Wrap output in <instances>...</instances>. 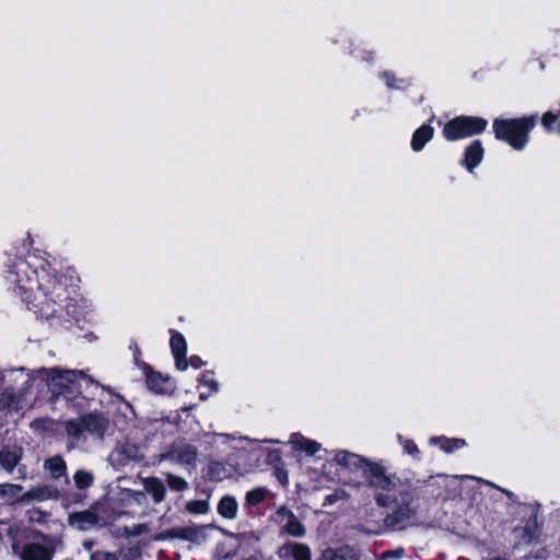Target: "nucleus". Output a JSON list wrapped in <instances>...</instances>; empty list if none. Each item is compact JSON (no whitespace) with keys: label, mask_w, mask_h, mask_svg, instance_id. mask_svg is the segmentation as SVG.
<instances>
[{"label":"nucleus","mask_w":560,"mask_h":560,"mask_svg":"<svg viewBox=\"0 0 560 560\" xmlns=\"http://www.w3.org/2000/svg\"><path fill=\"white\" fill-rule=\"evenodd\" d=\"M534 125V117L495 119L493 129L498 139L506 141L515 150H522L528 141V133Z\"/></svg>","instance_id":"1"},{"label":"nucleus","mask_w":560,"mask_h":560,"mask_svg":"<svg viewBox=\"0 0 560 560\" xmlns=\"http://www.w3.org/2000/svg\"><path fill=\"white\" fill-rule=\"evenodd\" d=\"M375 501L382 508L389 506L393 502L396 503L394 512L384 520L385 525L393 529L401 527L416 513L412 508L415 497L410 491H401L394 498L386 493H378Z\"/></svg>","instance_id":"2"},{"label":"nucleus","mask_w":560,"mask_h":560,"mask_svg":"<svg viewBox=\"0 0 560 560\" xmlns=\"http://www.w3.org/2000/svg\"><path fill=\"white\" fill-rule=\"evenodd\" d=\"M108 428V420L102 413H88L65 423L67 434L73 439H81L84 433L102 438Z\"/></svg>","instance_id":"3"},{"label":"nucleus","mask_w":560,"mask_h":560,"mask_svg":"<svg viewBox=\"0 0 560 560\" xmlns=\"http://www.w3.org/2000/svg\"><path fill=\"white\" fill-rule=\"evenodd\" d=\"M487 124V120L480 117L460 116L445 124L443 135L447 140L456 141L481 133Z\"/></svg>","instance_id":"4"},{"label":"nucleus","mask_w":560,"mask_h":560,"mask_svg":"<svg viewBox=\"0 0 560 560\" xmlns=\"http://www.w3.org/2000/svg\"><path fill=\"white\" fill-rule=\"evenodd\" d=\"M12 381H24V386L21 388L9 387L0 397V407L9 410H21L25 407V395L32 386L30 374L25 373L23 369L11 373Z\"/></svg>","instance_id":"5"},{"label":"nucleus","mask_w":560,"mask_h":560,"mask_svg":"<svg viewBox=\"0 0 560 560\" xmlns=\"http://www.w3.org/2000/svg\"><path fill=\"white\" fill-rule=\"evenodd\" d=\"M62 547L60 538L44 537L40 542L25 545L21 552V560H52L55 552Z\"/></svg>","instance_id":"6"},{"label":"nucleus","mask_w":560,"mask_h":560,"mask_svg":"<svg viewBox=\"0 0 560 560\" xmlns=\"http://www.w3.org/2000/svg\"><path fill=\"white\" fill-rule=\"evenodd\" d=\"M362 475L372 488L384 491L396 489L395 476L388 475L386 468L381 463L368 460V463L364 464Z\"/></svg>","instance_id":"7"},{"label":"nucleus","mask_w":560,"mask_h":560,"mask_svg":"<svg viewBox=\"0 0 560 560\" xmlns=\"http://www.w3.org/2000/svg\"><path fill=\"white\" fill-rule=\"evenodd\" d=\"M198 456L197 447L185 442H174L160 455V460H170L182 466L195 467Z\"/></svg>","instance_id":"8"},{"label":"nucleus","mask_w":560,"mask_h":560,"mask_svg":"<svg viewBox=\"0 0 560 560\" xmlns=\"http://www.w3.org/2000/svg\"><path fill=\"white\" fill-rule=\"evenodd\" d=\"M102 506L103 502L96 501L88 510L69 514V526L80 532H86L94 528L101 521L100 514L102 512Z\"/></svg>","instance_id":"9"},{"label":"nucleus","mask_w":560,"mask_h":560,"mask_svg":"<svg viewBox=\"0 0 560 560\" xmlns=\"http://www.w3.org/2000/svg\"><path fill=\"white\" fill-rule=\"evenodd\" d=\"M203 526L188 525L174 527L154 536V540L182 539L194 544H202L207 540Z\"/></svg>","instance_id":"10"},{"label":"nucleus","mask_w":560,"mask_h":560,"mask_svg":"<svg viewBox=\"0 0 560 560\" xmlns=\"http://www.w3.org/2000/svg\"><path fill=\"white\" fill-rule=\"evenodd\" d=\"M37 374L47 376L48 386L51 388L52 392H60L62 389H66L70 384H73L78 378L84 377L83 372L77 370L60 371L57 369H42L37 371Z\"/></svg>","instance_id":"11"},{"label":"nucleus","mask_w":560,"mask_h":560,"mask_svg":"<svg viewBox=\"0 0 560 560\" xmlns=\"http://www.w3.org/2000/svg\"><path fill=\"white\" fill-rule=\"evenodd\" d=\"M277 516L279 518V523L281 524V529L288 535L296 538H302L306 535L305 526L285 505L278 508Z\"/></svg>","instance_id":"12"},{"label":"nucleus","mask_w":560,"mask_h":560,"mask_svg":"<svg viewBox=\"0 0 560 560\" xmlns=\"http://www.w3.org/2000/svg\"><path fill=\"white\" fill-rule=\"evenodd\" d=\"M144 458L140 447L133 443L124 442L117 444L110 454V459L118 466H126L130 462H140Z\"/></svg>","instance_id":"13"},{"label":"nucleus","mask_w":560,"mask_h":560,"mask_svg":"<svg viewBox=\"0 0 560 560\" xmlns=\"http://www.w3.org/2000/svg\"><path fill=\"white\" fill-rule=\"evenodd\" d=\"M278 556L284 560H312L310 547L300 542L284 544L279 548Z\"/></svg>","instance_id":"14"},{"label":"nucleus","mask_w":560,"mask_h":560,"mask_svg":"<svg viewBox=\"0 0 560 560\" xmlns=\"http://www.w3.org/2000/svg\"><path fill=\"white\" fill-rule=\"evenodd\" d=\"M23 456V448L18 445H5L0 450V465L7 472H12Z\"/></svg>","instance_id":"15"},{"label":"nucleus","mask_w":560,"mask_h":560,"mask_svg":"<svg viewBox=\"0 0 560 560\" xmlns=\"http://www.w3.org/2000/svg\"><path fill=\"white\" fill-rule=\"evenodd\" d=\"M334 460L337 465L349 468V469H359L361 472L364 469V464L368 463V459L357 455L354 453H350L347 451H339L335 454Z\"/></svg>","instance_id":"16"},{"label":"nucleus","mask_w":560,"mask_h":560,"mask_svg":"<svg viewBox=\"0 0 560 560\" xmlns=\"http://www.w3.org/2000/svg\"><path fill=\"white\" fill-rule=\"evenodd\" d=\"M142 483L144 491L151 494L155 503H161L164 500L166 488L161 479L158 477H148L143 479Z\"/></svg>","instance_id":"17"},{"label":"nucleus","mask_w":560,"mask_h":560,"mask_svg":"<svg viewBox=\"0 0 560 560\" xmlns=\"http://www.w3.org/2000/svg\"><path fill=\"white\" fill-rule=\"evenodd\" d=\"M23 488L15 483H2L0 485V502L2 504H15L21 503V494Z\"/></svg>","instance_id":"18"},{"label":"nucleus","mask_w":560,"mask_h":560,"mask_svg":"<svg viewBox=\"0 0 560 560\" xmlns=\"http://www.w3.org/2000/svg\"><path fill=\"white\" fill-rule=\"evenodd\" d=\"M218 513L225 520H234L238 513V503L233 495H223L217 506Z\"/></svg>","instance_id":"19"},{"label":"nucleus","mask_w":560,"mask_h":560,"mask_svg":"<svg viewBox=\"0 0 560 560\" xmlns=\"http://www.w3.org/2000/svg\"><path fill=\"white\" fill-rule=\"evenodd\" d=\"M483 156V148L479 140L474 141L465 151V165L471 172L480 164Z\"/></svg>","instance_id":"20"},{"label":"nucleus","mask_w":560,"mask_h":560,"mask_svg":"<svg viewBox=\"0 0 560 560\" xmlns=\"http://www.w3.org/2000/svg\"><path fill=\"white\" fill-rule=\"evenodd\" d=\"M289 443L294 450L302 451L307 455H314L320 448V445L317 442L308 440L300 433L292 434Z\"/></svg>","instance_id":"21"},{"label":"nucleus","mask_w":560,"mask_h":560,"mask_svg":"<svg viewBox=\"0 0 560 560\" xmlns=\"http://www.w3.org/2000/svg\"><path fill=\"white\" fill-rule=\"evenodd\" d=\"M118 500L124 505L137 504L139 506L145 505L148 502L147 495L142 491H136L127 488H121L118 491Z\"/></svg>","instance_id":"22"},{"label":"nucleus","mask_w":560,"mask_h":560,"mask_svg":"<svg viewBox=\"0 0 560 560\" xmlns=\"http://www.w3.org/2000/svg\"><path fill=\"white\" fill-rule=\"evenodd\" d=\"M147 383L150 389L158 394H166L173 390V384L170 378L163 377L158 373H148Z\"/></svg>","instance_id":"23"},{"label":"nucleus","mask_w":560,"mask_h":560,"mask_svg":"<svg viewBox=\"0 0 560 560\" xmlns=\"http://www.w3.org/2000/svg\"><path fill=\"white\" fill-rule=\"evenodd\" d=\"M433 132V128L428 125H423L420 128H418L412 136V150L420 151L424 147V144L432 139Z\"/></svg>","instance_id":"24"},{"label":"nucleus","mask_w":560,"mask_h":560,"mask_svg":"<svg viewBox=\"0 0 560 560\" xmlns=\"http://www.w3.org/2000/svg\"><path fill=\"white\" fill-rule=\"evenodd\" d=\"M319 560H359L357 552L349 548L342 547L337 550L327 549L322 553Z\"/></svg>","instance_id":"25"},{"label":"nucleus","mask_w":560,"mask_h":560,"mask_svg":"<svg viewBox=\"0 0 560 560\" xmlns=\"http://www.w3.org/2000/svg\"><path fill=\"white\" fill-rule=\"evenodd\" d=\"M44 469L47 470L52 478H59L67 471V465L59 455L52 456L44 462Z\"/></svg>","instance_id":"26"},{"label":"nucleus","mask_w":560,"mask_h":560,"mask_svg":"<svg viewBox=\"0 0 560 560\" xmlns=\"http://www.w3.org/2000/svg\"><path fill=\"white\" fill-rule=\"evenodd\" d=\"M51 491L47 486L32 488L21 494V503H30L32 501H45L50 498Z\"/></svg>","instance_id":"27"},{"label":"nucleus","mask_w":560,"mask_h":560,"mask_svg":"<svg viewBox=\"0 0 560 560\" xmlns=\"http://www.w3.org/2000/svg\"><path fill=\"white\" fill-rule=\"evenodd\" d=\"M74 485L78 489L82 490L89 488L94 482V476L91 471L79 469L73 476Z\"/></svg>","instance_id":"28"},{"label":"nucleus","mask_w":560,"mask_h":560,"mask_svg":"<svg viewBox=\"0 0 560 560\" xmlns=\"http://www.w3.org/2000/svg\"><path fill=\"white\" fill-rule=\"evenodd\" d=\"M200 383H201V385L203 387L207 388V390H202L199 394V397H200L201 400L207 399L210 395H212L213 393H217L219 390L218 382L214 378L210 377V376L203 375L200 378Z\"/></svg>","instance_id":"29"},{"label":"nucleus","mask_w":560,"mask_h":560,"mask_svg":"<svg viewBox=\"0 0 560 560\" xmlns=\"http://www.w3.org/2000/svg\"><path fill=\"white\" fill-rule=\"evenodd\" d=\"M171 348L174 357L186 355L185 338L180 334L174 332L171 339Z\"/></svg>","instance_id":"30"},{"label":"nucleus","mask_w":560,"mask_h":560,"mask_svg":"<svg viewBox=\"0 0 560 560\" xmlns=\"http://www.w3.org/2000/svg\"><path fill=\"white\" fill-rule=\"evenodd\" d=\"M165 477L170 489L174 491H185L188 489V482L184 478L171 472H166Z\"/></svg>","instance_id":"31"},{"label":"nucleus","mask_w":560,"mask_h":560,"mask_svg":"<svg viewBox=\"0 0 560 560\" xmlns=\"http://www.w3.org/2000/svg\"><path fill=\"white\" fill-rule=\"evenodd\" d=\"M186 510L192 514H206L209 512L210 505L206 500H191L186 503Z\"/></svg>","instance_id":"32"},{"label":"nucleus","mask_w":560,"mask_h":560,"mask_svg":"<svg viewBox=\"0 0 560 560\" xmlns=\"http://www.w3.org/2000/svg\"><path fill=\"white\" fill-rule=\"evenodd\" d=\"M266 490L264 488H255L246 493V503L248 505H257L264 501Z\"/></svg>","instance_id":"33"},{"label":"nucleus","mask_w":560,"mask_h":560,"mask_svg":"<svg viewBox=\"0 0 560 560\" xmlns=\"http://www.w3.org/2000/svg\"><path fill=\"white\" fill-rule=\"evenodd\" d=\"M466 445L465 440L462 439H454V440H444L442 441L441 448L448 453L454 450H459Z\"/></svg>","instance_id":"34"},{"label":"nucleus","mask_w":560,"mask_h":560,"mask_svg":"<svg viewBox=\"0 0 560 560\" xmlns=\"http://www.w3.org/2000/svg\"><path fill=\"white\" fill-rule=\"evenodd\" d=\"M90 560H119L116 552L106 550H95L91 552Z\"/></svg>","instance_id":"35"},{"label":"nucleus","mask_w":560,"mask_h":560,"mask_svg":"<svg viewBox=\"0 0 560 560\" xmlns=\"http://www.w3.org/2000/svg\"><path fill=\"white\" fill-rule=\"evenodd\" d=\"M124 532H125V535L126 536H140L144 533H148L149 532V526L148 524H138V525H135L132 527H125L124 528Z\"/></svg>","instance_id":"36"},{"label":"nucleus","mask_w":560,"mask_h":560,"mask_svg":"<svg viewBox=\"0 0 560 560\" xmlns=\"http://www.w3.org/2000/svg\"><path fill=\"white\" fill-rule=\"evenodd\" d=\"M399 442L402 444L404 450L409 455H417L419 453L418 446L411 440H405L401 435H398Z\"/></svg>","instance_id":"37"},{"label":"nucleus","mask_w":560,"mask_h":560,"mask_svg":"<svg viewBox=\"0 0 560 560\" xmlns=\"http://www.w3.org/2000/svg\"><path fill=\"white\" fill-rule=\"evenodd\" d=\"M558 121V117L552 114L551 112H548L546 113L542 118H541V124L542 126L549 130V131H553L555 130V127L553 125Z\"/></svg>","instance_id":"38"},{"label":"nucleus","mask_w":560,"mask_h":560,"mask_svg":"<svg viewBox=\"0 0 560 560\" xmlns=\"http://www.w3.org/2000/svg\"><path fill=\"white\" fill-rule=\"evenodd\" d=\"M405 555V550L402 548H397L395 550L385 551L380 556V560H387V559H396L400 560Z\"/></svg>","instance_id":"39"},{"label":"nucleus","mask_w":560,"mask_h":560,"mask_svg":"<svg viewBox=\"0 0 560 560\" xmlns=\"http://www.w3.org/2000/svg\"><path fill=\"white\" fill-rule=\"evenodd\" d=\"M175 360H176V368L178 370L185 371L187 369L188 363H187L185 355L175 357Z\"/></svg>","instance_id":"40"},{"label":"nucleus","mask_w":560,"mask_h":560,"mask_svg":"<svg viewBox=\"0 0 560 560\" xmlns=\"http://www.w3.org/2000/svg\"><path fill=\"white\" fill-rule=\"evenodd\" d=\"M82 547L89 551L90 553L93 552V547H94V541L93 540H90V539H85L83 540L82 542Z\"/></svg>","instance_id":"41"},{"label":"nucleus","mask_w":560,"mask_h":560,"mask_svg":"<svg viewBox=\"0 0 560 560\" xmlns=\"http://www.w3.org/2000/svg\"><path fill=\"white\" fill-rule=\"evenodd\" d=\"M384 78L386 79L387 85H388L390 89L397 88V86L394 84L395 78H394V75H393V74H390V73H384Z\"/></svg>","instance_id":"42"},{"label":"nucleus","mask_w":560,"mask_h":560,"mask_svg":"<svg viewBox=\"0 0 560 560\" xmlns=\"http://www.w3.org/2000/svg\"><path fill=\"white\" fill-rule=\"evenodd\" d=\"M332 497H335L336 499L343 498V497H346V492L345 491H337Z\"/></svg>","instance_id":"43"},{"label":"nucleus","mask_w":560,"mask_h":560,"mask_svg":"<svg viewBox=\"0 0 560 560\" xmlns=\"http://www.w3.org/2000/svg\"><path fill=\"white\" fill-rule=\"evenodd\" d=\"M280 479H281V482H282V483H287V476H285V475H284V476H281V478H280Z\"/></svg>","instance_id":"44"},{"label":"nucleus","mask_w":560,"mask_h":560,"mask_svg":"<svg viewBox=\"0 0 560 560\" xmlns=\"http://www.w3.org/2000/svg\"><path fill=\"white\" fill-rule=\"evenodd\" d=\"M499 489H500L501 491H503L504 493H506V495H509V497H511V495H512V493H511L510 491L504 490V489H501V488H499Z\"/></svg>","instance_id":"45"},{"label":"nucleus","mask_w":560,"mask_h":560,"mask_svg":"<svg viewBox=\"0 0 560 560\" xmlns=\"http://www.w3.org/2000/svg\"><path fill=\"white\" fill-rule=\"evenodd\" d=\"M558 131L560 132V122L558 124Z\"/></svg>","instance_id":"46"}]
</instances>
